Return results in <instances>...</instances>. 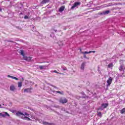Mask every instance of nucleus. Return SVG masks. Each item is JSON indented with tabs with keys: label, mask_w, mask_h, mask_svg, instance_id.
Listing matches in <instances>:
<instances>
[{
	"label": "nucleus",
	"mask_w": 125,
	"mask_h": 125,
	"mask_svg": "<svg viewBox=\"0 0 125 125\" xmlns=\"http://www.w3.org/2000/svg\"><path fill=\"white\" fill-rule=\"evenodd\" d=\"M80 4H81L80 2H75L73 5L71 7V9H74V8H75V7H77L78 5H80Z\"/></svg>",
	"instance_id": "obj_6"
},
{
	"label": "nucleus",
	"mask_w": 125,
	"mask_h": 125,
	"mask_svg": "<svg viewBox=\"0 0 125 125\" xmlns=\"http://www.w3.org/2000/svg\"><path fill=\"white\" fill-rule=\"evenodd\" d=\"M86 62H83L81 64V69L82 70V71H83L84 70V66H85Z\"/></svg>",
	"instance_id": "obj_10"
},
{
	"label": "nucleus",
	"mask_w": 125,
	"mask_h": 125,
	"mask_svg": "<svg viewBox=\"0 0 125 125\" xmlns=\"http://www.w3.org/2000/svg\"><path fill=\"white\" fill-rule=\"evenodd\" d=\"M62 69L64 71H66L67 70V68L66 67H63Z\"/></svg>",
	"instance_id": "obj_27"
},
{
	"label": "nucleus",
	"mask_w": 125,
	"mask_h": 125,
	"mask_svg": "<svg viewBox=\"0 0 125 125\" xmlns=\"http://www.w3.org/2000/svg\"><path fill=\"white\" fill-rule=\"evenodd\" d=\"M52 86H53V87H55V86H53V85H52Z\"/></svg>",
	"instance_id": "obj_33"
},
{
	"label": "nucleus",
	"mask_w": 125,
	"mask_h": 125,
	"mask_svg": "<svg viewBox=\"0 0 125 125\" xmlns=\"http://www.w3.org/2000/svg\"><path fill=\"white\" fill-rule=\"evenodd\" d=\"M119 70H120V71H123V72H124V71L125 70V65L122 64V65H120V66L119 67Z\"/></svg>",
	"instance_id": "obj_7"
},
{
	"label": "nucleus",
	"mask_w": 125,
	"mask_h": 125,
	"mask_svg": "<svg viewBox=\"0 0 125 125\" xmlns=\"http://www.w3.org/2000/svg\"><path fill=\"white\" fill-rule=\"evenodd\" d=\"M52 73H56V74H60L61 75H62V73H60L59 72H58L56 70H54L53 71L51 72Z\"/></svg>",
	"instance_id": "obj_21"
},
{
	"label": "nucleus",
	"mask_w": 125,
	"mask_h": 125,
	"mask_svg": "<svg viewBox=\"0 0 125 125\" xmlns=\"http://www.w3.org/2000/svg\"><path fill=\"white\" fill-rule=\"evenodd\" d=\"M81 94L83 95L82 97H83V98H84V93L83 92H82Z\"/></svg>",
	"instance_id": "obj_25"
},
{
	"label": "nucleus",
	"mask_w": 125,
	"mask_h": 125,
	"mask_svg": "<svg viewBox=\"0 0 125 125\" xmlns=\"http://www.w3.org/2000/svg\"><path fill=\"white\" fill-rule=\"evenodd\" d=\"M48 1H49V0H43L42 1V3L45 4L46 3V2H48Z\"/></svg>",
	"instance_id": "obj_17"
},
{
	"label": "nucleus",
	"mask_w": 125,
	"mask_h": 125,
	"mask_svg": "<svg viewBox=\"0 0 125 125\" xmlns=\"http://www.w3.org/2000/svg\"><path fill=\"white\" fill-rule=\"evenodd\" d=\"M108 68H112L113 67V63H109L108 65Z\"/></svg>",
	"instance_id": "obj_20"
},
{
	"label": "nucleus",
	"mask_w": 125,
	"mask_h": 125,
	"mask_svg": "<svg viewBox=\"0 0 125 125\" xmlns=\"http://www.w3.org/2000/svg\"><path fill=\"white\" fill-rule=\"evenodd\" d=\"M108 104H102V106H101V108L102 109H105V108H106L107 106H108Z\"/></svg>",
	"instance_id": "obj_9"
},
{
	"label": "nucleus",
	"mask_w": 125,
	"mask_h": 125,
	"mask_svg": "<svg viewBox=\"0 0 125 125\" xmlns=\"http://www.w3.org/2000/svg\"><path fill=\"white\" fill-rule=\"evenodd\" d=\"M109 13H110V11L107 10V11H105L104 12H103V14H104L105 15L106 14H109Z\"/></svg>",
	"instance_id": "obj_16"
},
{
	"label": "nucleus",
	"mask_w": 125,
	"mask_h": 125,
	"mask_svg": "<svg viewBox=\"0 0 125 125\" xmlns=\"http://www.w3.org/2000/svg\"><path fill=\"white\" fill-rule=\"evenodd\" d=\"M125 109L123 108L122 110H121V114H124V113H125Z\"/></svg>",
	"instance_id": "obj_22"
},
{
	"label": "nucleus",
	"mask_w": 125,
	"mask_h": 125,
	"mask_svg": "<svg viewBox=\"0 0 125 125\" xmlns=\"http://www.w3.org/2000/svg\"><path fill=\"white\" fill-rule=\"evenodd\" d=\"M16 116H18V117H20L23 120H26V121H30V119L29 118V117H30V115H29V114L27 113L26 112H25L24 114L23 113L19 111L16 113Z\"/></svg>",
	"instance_id": "obj_1"
},
{
	"label": "nucleus",
	"mask_w": 125,
	"mask_h": 125,
	"mask_svg": "<svg viewBox=\"0 0 125 125\" xmlns=\"http://www.w3.org/2000/svg\"><path fill=\"white\" fill-rule=\"evenodd\" d=\"M24 19H29V17L27 16H25L24 17Z\"/></svg>",
	"instance_id": "obj_26"
},
{
	"label": "nucleus",
	"mask_w": 125,
	"mask_h": 125,
	"mask_svg": "<svg viewBox=\"0 0 125 125\" xmlns=\"http://www.w3.org/2000/svg\"><path fill=\"white\" fill-rule=\"evenodd\" d=\"M24 93H30V92H31V88H28L26 89H24Z\"/></svg>",
	"instance_id": "obj_8"
},
{
	"label": "nucleus",
	"mask_w": 125,
	"mask_h": 125,
	"mask_svg": "<svg viewBox=\"0 0 125 125\" xmlns=\"http://www.w3.org/2000/svg\"><path fill=\"white\" fill-rule=\"evenodd\" d=\"M18 86V87H22V82H19Z\"/></svg>",
	"instance_id": "obj_18"
},
{
	"label": "nucleus",
	"mask_w": 125,
	"mask_h": 125,
	"mask_svg": "<svg viewBox=\"0 0 125 125\" xmlns=\"http://www.w3.org/2000/svg\"><path fill=\"white\" fill-rule=\"evenodd\" d=\"M2 116L4 117V116H9V114L7 113V112H4L3 114H2Z\"/></svg>",
	"instance_id": "obj_19"
},
{
	"label": "nucleus",
	"mask_w": 125,
	"mask_h": 125,
	"mask_svg": "<svg viewBox=\"0 0 125 125\" xmlns=\"http://www.w3.org/2000/svg\"><path fill=\"white\" fill-rule=\"evenodd\" d=\"M120 62H122L123 63V62H124V61L121 60Z\"/></svg>",
	"instance_id": "obj_30"
},
{
	"label": "nucleus",
	"mask_w": 125,
	"mask_h": 125,
	"mask_svg": "<svg viewBox=\"0 0 125 125\" xmlns=\"http://www.w3.org/2000/svg\"><path fill=\"white\" fill-rule=\"evenodd\" d=\"M2 115V113H0V116H1Z\"/></svg>",
	"instance_id": "obj_32"
},
{
	"label": "nucleus",
	"mask_w": 125,
	"mask_h": 125,
	"mask_svg": "<svg viewBox=\"0 0 125 125\" xmlns=\"http://www.w3.org/2000/svg\"><path fill=\"white\" fill-rule=\"evenodd\" d=\"M10 90H11L12 91H14V90H15V86H14V85H11L10 87Z\"/></svg>",
	"instance_id": "obj_14"
},
{
	"label": "nucleus",
	"mask_w": 125,
	"mask_h": 125,
	"mask_svg": "<svg viewBox=\"0 0 125 125\" xmlns=\"http://www.w3.org/2000/svg\"><path fill=\"white\" fill-rule=\"evenodd\" d=\"M0 11H1V9L0 8Z\"/></svg>",
	"instance_id": "obj_34"
},
{
	"label": "nucleus",
	"mask_w": 125,
	"mask_h": 125,
	"mask_svg": "<svg viewBox=\"0 0 125 125\" xmlns=\"http://www.w3.org/2000/svg\"><path fill=\"white\" fill-rule=\"evenodd\" d=\"M0 108H3V107H2V106H1V104H0Z\"/></svg>",
	"instance_id": "obj_29"
},
{
	"label": "nucleus",
	"mask_w": 125,
	"mask_h": 125,
	"mask_svg": "<svg viewBox=\"0 0 125 125\" xmlns=\"http://www.w3.org/2000/svg\"><path fill=\"white\" fill-rule=\"evenodd\" d=\"M20 54H21V55L23 56V59L24 60H26V61H28V62L31 61V60L32 59V58H31V57H30L25 56V55H24V51L23 50L20 51Z\"/></svg>",
	"instance_id": "obj_2"
},
{
	"label": "nucleus",
	"mask_w": 125,
	"mask_h": 125,
	"mask_svg": "<svg viewBox=\"0 0 125 125\" xmlns=\"http://www.w3.org/2000/svg\"><path fill=\"white\" fill-rule=\"evenodd\" d=\"M84 58H86V55L85 54H84Z\"/></svg>",
	"instance_id": "obj_28"
},
{
	"label": "nucleus",
	"mask_w": 125,
	"mask_h": 125,
	"mask_svg": "<svg viewBox=\"0 0 125 125\" xmlns=\"http://www.w3.org/2000/svg\"><path fill=\"white\" fill-rule=\"evenodd\" d=\"M3 106H4V104H2ZM5 106H6V105L5 104Z\"/></svg>",
	"instance_id": "obj_31"
},
{
	"label": "nucleus",
	"mask_w": 125,
	"mask_h": 125,
	"mask_svg": "<svg viewBox=\"0 0 125 125\" xmlns=\"http://www.w3.org/2000/svg\"><path fill=\"white\" fill-rule=\"evenodd\" d=\"M64 9H65V7L64 6H62L59 9L60 12H62V11H64Z\"/></svg>",
	"instance_id": "obj_13"
},
{
	"label": "nucleus",
	"mask_w": 125,
	"mask_h": 125,
	"mask_svg": "<svg viewBox=\"0 0 125 125\" xmlns=\"http://www.w3.org/2000/svg\"><path fill=\"white\" fill-rule=\"evenodd\" d=\"M60 102L62 104H64L65 103H67V102H68V100L65 98H62L61 99Z\"/></svg>",
	"instance_id": "obj_5"
},
{
	"label": "nucleus",
	"mask_w": 125,
	"mask_h": 125,
	"mask_svg": "<svg viewBox=\"0 0 125 125\" xmlns=\"http://www.w3.org/2000/svg\"><path fill=\"white\" fill-rule=\"evenodd\" d=\"M39 68L41 70H43L44 69H46L47 66H46V65H40Z\"/></svg>",
	"instance_id": "obj_11"
},
{
	"label": "nucleus",
	"mask_w": 125,
	"mask_h": 125,
	"mask_svg": "<svg viewBox=\"0 0 125 125\" xmlns=\"http://www.w3.org/2000/svg\"><path fill=\"white\" fill-rule=\"evenodd\" d=\"M8 78H11V79H13L14 80H16V81H18L19 80L18 78L10 75H8Z\"/></svg>",
	"instance_id": "obj_12"
},
{
	"label": "nucleus",
	"mask_w": 125,
	"mask_h": 125,
	"mask_svg": "<svg viewBox=\"0 0 125 125\" xmlns=\"http://www.w3.org/2000/svg\"><path fill=\"white\" fill-rule=\"evenodd\" d=\"M22 81H24V78H22Z\"/></svg>",
	"instance_id": "obj_35"
},
{
	"label": "nucleus",
	"mask_w": 125,
	"mask_h": 125,
	"mask_svg": "<svg viewBox=\"0 0 125 125\" xmlns=\"http://www.w3.org/2000/svg\"><path fill=\"white\" fill-rule=\"evenodd\" d=\"M56 93H59V94H61V95H63L64 94V92L63 91H55Z\"/></svg>",
	"instance_id": "obj_15"
},
{
	"label": "nucleus",
	"mask_w": 125,
	"mask_h": 125,
	"mask_svg": "<svg viewBox=\"0 0 125 125\" xmlns=\"http://www.w3.org/2000/svg\"><path fill=\"white\" fill-rule=\"evenodd\" d=\"M42 124H43V125H49V123H48L47 122H43Z\"/></svg>",
	"instance_id": "obj_24"
},
{
	"label": "nucleus",
	"mask_w": 125,
	"mask_h": 125,
	"mask_svg": "<svg viewBox=\"0 0 125 125\" xmlns=\"http://www.w3.org/2000/svg\"><path fill=\"white\" fill-rule=\"evenodd\" d=\"M112 81H113V78L111 77H110L106 81V83H107V86H110L111 83H112Z\"/></svg>",
	"instance_id": "obj_4"
},
{
	"label": "nucleus",
	"mask_w": 125,
	"mask_h": 125,
	"mask_svg": "<svg viewBox=\"0 0 125 125\" xmlns=\"http://www.w3.org/2000/svg\"><path fill=\"white\" fill-rule=\"evenodd\" d=\"M98 116H99V117H100L101 118V117H102V114L101 113V112L98 113Z\"/></svg>",
	"instance_id": "obj_23"
},
{
	"label": "nucleus",
	"mask_w": 125,
	"mask_h": 125,
	"mask_svg": "<svg viewBox=\"0 0 125 125\" xmlns=\"http://www.w3.org/2000/svg\"><path fill=\"white\" fill-rule=\"evenodd\" d=\"M81 53H82V54H88L89 53H95V51H90L89 52L85 51V52H82V49H80Z\"/></svg>",
	"instance_id": "obj_3"
}]
</instances>
